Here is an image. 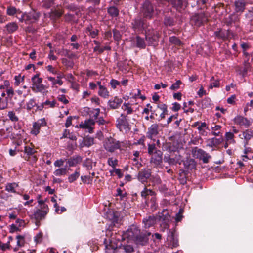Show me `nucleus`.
<instances>
[{
    "label": "nucleus",
    "instance_id": "f704fd0d",
    "mask_svg": "<svg viewBox=\"0 0 253 253\" xmlns=\"http://www.w3.org/2000/svg\"><path fill=\"white\" fill-rule=\"evenodd\" d=\"M136 46L138 48L144 49L146 47L145 42L143 38L137 36L136 37Z\"/></svg>",
    "mask_w": 253,
    "mask_h": 253
},
{
    "label": "nucleus",
    "instance_id": "2f4dec72",
    "mask_svg": "<svg viewBox=\"0 0 253 253\" xmlns=\"http://www.w3.org/2000/svg\"><path fill=\"white\" fill-rule=\"evenodd\" d=\"M156 193L152 190L148 189L146 186H145L143 190L141 192V196L142 198L146 199L149 195L153 196L155 195Z\"/></svg>",
    "mask_w": 253,
    "mask_h": 253
},
{
    "label": "nucleus",
    "instance_id": "f257e3e1",
    "mask_svg": "<svg viewBox=\"0 0 253 253\" xmlns=\"http://www.w3.org/2000/svg\"><path fill=\"white\" fill-rule=\"evenodd\" d=\"M40 73H37L34 75L32 78V86L31 89L34 92H40L43 95H45L48 92L47 90L48 86L44 85L42 83V78L39 77Z\"/></svg>",
    "mask_w": 253,
    "mask_h": 253
},
{
    "label": "nucleus",
    "instance_id": "338daca9",
    "mask_svg": "<svg viewBox=\"0 0 253 253\" xmlns=\"http://www.w3.org/2000/svg\"><path fill=\"white\" fill-rule=\"evenodd\" d=\"M16 239L17 240V245L19 247H22L24 246L25 241L24 238L23 236L21 235H18L16 236Z\"/></svg>",
    "mask_w": 253,
    "mask_h": 253
},
{
    "label": "nucleus",
    "instance_id": "5701e85b",
    "mask_svg": "<svg viewBox=\"0 0 253 253\" xmlns=\"http://www.w3.org/2000/svg\"><path fill=\"white\" fill-rule=\"evenodd\" d=\"M183 165L188 170H192L196 168V162L193 159L187 158L183 161Z\"/></svg>",
    "mask_w": 253,
    "mask_h": 253
},
{
    "label": "nucleus",
    "instance_id": "a18cd8bd",
    "mask_svg": "<svg viewBox=\"0 0 253 253\" xmlns=\"http://www.w3.org/2000/svg\"><path fill=\"white\" fill-rule=\"evenodd\" d=\"M67 173V170L65 168H59L55 170L53 173L56 176H61L66 175Z\"/></svg>",
    "mask_w": 253,
    "mask_h": 253
},
{
    "label": "nucleus",
    "instance_id": "49530a36",
    "mask_svg": "<svg viewBox=\"0 0 253 253\" xmlns=\"http://www.w3.org/2000/svg\"><path fill=\"white\" fill-rule=\"evenodd\" d=\"M63 14V11L62 10H55L51 11V17L55 18H60Z\"/></svg>",
    "mask_w": 253,
    "mask_h": 253
},
{
    "label": "nucleus",
    "instance_id": "58836bf2",
    "mask_svg": "<svg viewBox=\"0 0 253 253\" xmlns=\"http://www.w3.org/2000/svg\"><path fill=\"white\" fill-rule=\"evenodd\" d=\"M18 186V184L16 183H9L6 185L5 190L9 192L15 193V188Z\"/></svg>",
    "mask_w": 253,
    "mask_h": 253
},
{
    "label": "nucleus",
    "instance_id": "39448f33",
    "mask_svg": "<svg viewBox=\"0 0 253 253\" xmlns=\"http://www.w3.org/2000/svg\"><path fill=\"white\" fill-rule=\"evenodd\" d=\"M208 21V18L204 13H195L190 18V23L194 27H200Z\"/></svg>",
    "mask_w": 253,
    "mask_h": 253
},
{
    "label": "nucleus",
    "instance_id": "774afa93",
    "mask_svg": "<svg viewBox=\"0 0 253 253\" xmlns=\"http://www.w3.org/2000/svg\"><path fill=\"white\" fill-rule=\"evenodd\" d=\"M182 84L180 80H177L175 83L173 84L170 86V89L172 90H176L179 88L180 85Z\"/></svg>",
    "mask_w": 253,
    "mask_h": 253
},
{
    "label": "nucleus",
    "instance_id": "6e6d98bb",
    "mask_svg": "<svg viewBox=\"0 0 253 253\" xmlns=\"http://www.w3.org/2000/svg\"><path fill=\"white\" fill-rule=\"evenodd\" d=\"M118 162L117 159H114L112 157L109 158L107 161L108 164L113 168H115L118 165Z\"/></svg>",
    "mask_w": 253,
    "mask_h": 253
},
{
    "label": "nucleus",
    "instance_id": "6e6552de",
    "mask_svg": "<svg viewBox=\"0 0 253 253\" xmlns=\"http://www.w3.org/2000/svg\"><path fill=\"white\" fill-rule=\"evenodd\" d=\"M192 154L194 157L202 160L204 163H208L209 159L211 158V156L205 151L201 149H199L197 147H194L192 149Z\"/></svg>",
    "mask_w": 253,
    "mask_h": 253
},
{
    "label": "nucleus",
    "instance_id": "5fc2aeb1",
    "mask_svg": "<svg viewBox=\"0 0 253 253\" xmlns=\"http://www.w3.org/2000/svg\"><path fill=\"white\" fill-rule=\"evenodd\" d=\"M81 178L82 182L84 183L91 184L92 181V177H91L90 175L82 176Z\"/></svg>",
    "mask_w": 253,
    "mask_h": 253
},
{
    "label": "nucleus",
    "instance_id": "f03ea898",
    "mask_svg": "<svg viewBox=\"0 0 253 253\" xmlns=\"http://www.w3.org/2000/svg\"><path fill=\"white\" fill-rule=\"evenodd\" d=\"M140 230L138 227L132 225L122 235L117 234V239L118 241H120L121 240H125L126 238H127L129 240L134 241L136 237L140 234Z\"/></svg>",
    "mask_w": 253,
    "mask_h": 253
},
{
    "label": "nucleus",
    "instance_id": "4c0bfd02",
    "mask_svg": "<svg viewBox=\"0 0 253 253\" xmlns=\"http://www.w3.org/2000/svg\"><path fill=\"white\" fill-rule=\"evenodd\" d=\"M130 95L132 96V97L133 98H139L141 99L142 100H144L146 99V97L144 95H141V90L139 89H137L136 90V92H135V90H133L130 93Z\"/></svg>",
    "mask_w": 253,
    "mask_h": 253
},
{
    "label": "nucleus",
    "instance_id": "de8ad7c7",
    "mask_svg": "<svg viewBox=\"0 0 253 253\" xmlns=\"http://www.w3.org/2000/svg\"><path fill=\"white\" fill-rule=\"evenodd\" d=\"M42 6L46 9H49L54 4V0H44L42 2Z\"/></svg>",
    "mask_w": 253,
    "mask_h": 253
},
{
    "label": "nucleus",
    "instance_id": "a211bd4d",
    "mask_svg": "<svg viewBox=\"0 0 253 253\" xmlns=\"http://www.w3.org/2000/svg\"><path fill=\"white\" fill-rule=\"evenodd\" d=\"M95 121L92 119L85 120L84 122H82L80 124V128L87 129L90 133L93 132L94 128L92 127L95 125Z\"/></svg>",
    "mask_w": 253,
    "mask_h": 253
},
{
    "label": "nucleus",
    "instance_id": "1a4fd4ad",
    "mask_svg": "<svg viewBox=\"0 0 253 253\" xmlns=\"http://www.w3.org/2000/svg\"><path fill=\"white\" fill-rule=\"evenodd\" d=\"M117 234L111 236V239L108 243L106 240H105L104 243L105 244V250L107 253H114L115 250L118 248V242H119L117 239Z\"/></svg>",
    "mask_w": 253,
    "mask_h": 253
},
{
    "label": "nucleus",
    "instance_id": "ea45409f",
    "mask_svg": "<svg viewBox=\"0 0 253 253\" xmlns=\"http://www.w3.org/2000/svg\"><path fill=\"white\" fill-rule=\"evenodd\" d=\"M169 42L177 46H181L182 42L176 36H171L169 38Z\"/></svg>",
    "mask_w": 253,
    "mask_h": 253
},
{
    "label": "nucleus",
    "instance_id": "9b49d317",
    "mask_svg": "<svg viewBox=\"0 0 253 253\" xmlns=\"http://www.w3.org/2000/svg\"><path fill=\"white\" fill-rule=\"evenodd\" d=\"M24 152L25 156H24L23 158L26 161H31L33 163H35L37 161L38 157L35 155L37 151L35 150L33 148L29 146H26L24 147Z\"/></svg>",
    "mask_w": 253,
    "mask_h": 253
},
{
    "label": "nucleus",
    "instance_id": "c756f323",
    "mask_svg": "<svg viewBox=\"0 0 253 253\" xmlns=\"http://www.w3.org/2000/svg\"><path fill=\"white\" fill-rule=\"evenodd\" d=\"M98 94L103 98H107L109 96V92L104 85L103 86L100 87L98 91Z\"/></svg>",
    "mask_w": 253,
    "mask_h": 253
},
{
    "label": "nucleus",
    "instance_id": "a878e982",
    "mask_svg": "<svg viewBox=\"0 0 253 253\" xmlns=\"http://www.w3.org/2000/svg\"><path fill=\"white\" fill-rule=\"evenodd\" d=\"M156 108L157 110H160L161 111L160 113V120L164 119L166 115H168V110L166 104L163 103H158Z\"/></svg>",
    "mask_w": 253,
    "mask_h": 253
},
{
    "label": "nucleus",
    "instance_id": "09e8293b",
    "mask_svg": "<svg viewBox=\"0 0 253 253\" xmlns=\"http://www.w3.org/2000/svg\"><path fill=\"white\" fill-rule=\"evenodd\" d=\"M80 176V172L78 171H75V172L69 175L68 177V181L70 183H72L75 181Z\"/></svg>",
    "mask_w": 253,
    "mask_h": 253
},
{
    "label": "nucleus",
    "instance_id": "0eeeda50",
    "mask_svg": "<svg viewBox=\"0 0 253 253\" xmlns=\"http://www.w3.org/2000/svg\"><path fill=\"white\" fill-rule=\"evenodd\" d=\"M103 146L107 151L113 153L115 150L120 149L121 144L119 141L114 138L110 137L105 139Z\"/></svg>",
    "mask_w": 253,
    "mask_h": 253
},
{
    "label": "nucleus",
    "instance_id": "c9c22d12",
    "mask_svg": "<svg viewBox=\"0 0 253 253\" xmlns=\"http://www.w3.org/2000/svg\"><path fill=\"white\" fill-rule=\"evenodd\" d=\"M108 14L112 17H117L118 16L119 11L115 6H111L107 9Z\"/></svg>",
    "mask_w": 253,
    "mask_h": 253
},
{
    "label": "nucleus",
    "instance_id": "37998d69",
    "mask_svg": "<svg viewBox=\"0 0 253 253\" xmlns=\"http://www.w3.org/2000/svg\"><path fill=\"white\" fill-rule=\"evenodd\" d=\"M85 147H89L94 144V139L93 137L87 136L84 137Z\"/></svg>",
    "mask_w": 253,
    "mask_h": 253
},
{
    "label": "nucleus",
    "instance_id": "ddd939ff",
    "mask_svg": "<svg viewBox=\"0 0 253 253\" xmlns=\"http://www.w3.org/2000/svg\"><path fill=\"white\" fill-rule=\"evenodd\" d=\"M247 5V2L245 0H236L234 2L233 6L234 12L241 14L246 9V7Z\"/></svg>",
    "mask_w": 253,
    "mask_h": 253
},
{
    "label": "nucleus",
    "instance_id": "aec40b11",
    "mask_svg": "<svg viewBox=\"0 0 253 253\" xmlns=\"http://www.w3.org/2000/svg\"><path fill=\"white\" fill-rule=\"evenodd\" d=\"M160 125L158 124H153L148 128L147 136L152 139L153 137L157 136L159 134Z\"/></svg>",
    "mask_w": 253,
    "mask_h": 253
},
{
    "label": "nucleus",
    "instance_id": "393cba45",
    "mask_svg": "<svg viewBox=\"0 0 253 253\" xmlns=\"http://www.w3.org/2000/svg\"><path fill=\"white\" fill-rule=\"evenodd\" d=\"M122 102L123 100L121 98L116 96L113 99L110 100L108 101V104L110 108L115 109L119 108L122 103Z\"/></svg>",
    "mask_w": 253,
    "mask_h": 253
},
{
    "label": "nucleus",
    "instance_id": "412c9836",
    "mask_svg": "<svg viewBox=\"0 0 253 253\" xmlns=\"http://www.w3.org/2000/svg\"><path fill=\"white\" fill-rule=\"evenodd\" d=\"M163 153L161 150H158L152 155L151 161L155 165H160L162 162Z\"/></svg>",
    "mask_w": 253,
    "mask_h": 253
},
{
    "label": "nucleus",
    "instance_id": "bf43d9fd",
    "mask_svg": "<svg viewBox=\"0 0 253 253\" xmlns=\"http://www.w3.org/2000/svg\"><path fill=\"white\" fill-rule=\"evenodd\" d=\"M158 150L155 144H148V153L150 155H153L154 153Z\"/></svg>",
    "mask_w": 253,
    "mask_h": 253
},
{
    "label": "nucleus",
    "instance_id": "4468645a",
    "mask_svg": "<svg viewBox=\"0 0 253 253\" xmlns=\"http://www.w3.org/2000/svg\"><path fill=\"white\" fill-rule=\"evenodd\" d=\"M151 175V171L150 169H143L138 172L137 177L140 182L142 183H145L147 182Z\"/></svg>",
    "mask_w": 253,
    "mask_h": 253
},
{
    "label": "nucleus",
    "instance_id": "79ce46f5",
    "mask_svg": "<svg viewBox=\"0 0 253 253\" xmlns=\"http://www.w3.org/2000/svg\"><path fill=\"white\" fill-rule=\"evenodd\" d=\"M245 155L243 156L248 159H253V151L250 147H245L244 150Z\"/></svg>",
    "mask_w": 253,
    "mask_h": 253
},
{
    "label": "nucleus",
    "instance_id": "9d476101",
    "mask_svg": "<svg viewBox=\"0 0 253 253\" xmlns=\"http://www.w3.org/2000/svg\"><path fill=\"white\" fill-rule=\"evenodd\" d=\"M138 17L134 19L131 22V27L135 32H140L144 30L147 26L146 20Z\"/></svg>",
    "mask_w": 253,
    "mask_h": 253
},
{
    "label": "nucleus",
    "instance_id": "e433bc0d",
    "mask_svg": "<svg viewBox=\"0 0 253 253\" xmlns=\"http://www.w3.org/2000/svg\"><path fill=\"white\" fill-rule=\"evenodd\" d=\"M169 2H170L177 10H179L182 8V0H170Z\"/></svg>",
    "mask_w": 253,
    "mask_h": 253
},
{
    "label": "nucleus",
    "instance_id": "423d86ee",
    "mask_svg": "<svg viewBox=\"0 0 253 253\" xmlns=\"http://www.w3.org/2000/svg\"><path fill=\"white\" fill-rule=\"evenodd\" d=\"M40 16V12L32 10L28 13L22 14L21 17H18L17 15L16 17L21 22L25 21L26 23H33L39 20Z\"/></svg>",
    "mask_w": 253,
    "mask_h": 253
},
{
    "label": "nucleus",
    "instance_id": "20e7f679",
    "mask_svg": "<svg viewBox=\"0 0 253 253\" xmlns=\"http://www.w3.org/2000/svg\"><path fill=\"white\" fill-rule=\"evenodd\" d=\"M48 211L49 209L47 205H44L43 207H41L40 209H38L34 211L31 218L35 219L37 226L40 225V221L45 218Z\"/></svg>",
    "mask_w": 253,
    "mask_h": 253
},
{
    "label": "nucleus",
    "instance_id": "864d4df0",
    "mask_svg": "<svg viewBox=\"0 0 253 253\" xmlns=\"http://www.w3.org/2000/svg\"><path fill=\"white\" fill-rule=\"evenodd\" d=\"M41 126H40L38 123L35 122L33 126V128L31 133L35 135L39 133V131Z\"/></svg>",
    "mask_w": 253,
    "mask_h": 253
},
{
    "label": "nucleus",
    "instance_id": "dca6fc26",
    "mask_svg": "<svg viewBox=\"0 0 253 253\" xmlns=\"http://www.w3.org/2000/svg\"><path fill=\"white\" fill-rule=\"evenodd\" d=\"M169 246L171 249L176 248L179 246L178 240L175 236L174 230H169L167 238Z\"/></svg>",
    "mask_w": 253,
    "mask_h": 253
},
{
    "label": "nucleus",
    "instance_id": "b1692460",
    "mask_svg": "<svg viewBox=\"0 0 253 253\" xmlns=\"http://www.w3.org/2000/svg\"><path fill=\"white\" fill-rule=\"evenodd\" d=\"M156 218L154 215L146 217L143 220V222L146 228H148L153 226L156 223Z\"/></svg>",
    "mask_w": 253,
    "mask_h": 253
},
{
    "label": "nucleus",
    "instance_id": "f3484780",
    "mask_svg": "<svg viewBox=\"0 0 253 253\" xmlns=\"http://www.w3.org/2000/svg\"><path fill=\"white\" fill-rule=\"evenodd\" d=\"M117 126L120 130L125 129L129 127L128 118L124 115H121L117 120Z\"/></svg>",
    "mask_w": 253,
    "mask_h": 253
},
{
    "label": "nucleus",
    "instance_id": "7ed1b4c3",
    "mask_svg": "<svg viewBox=\"0 0 253 253\" xmlns=\"http://www.w3.org/2000/svg\"><path fill=\"white\" fill-rule=\"evenodd\" d=\"M140 13L143 18L151 19L153 18L154 14V7L149 0H145L141 5Z\"/></svg>",
    "mask_w": 253,
    "mask_h": 253
},
{
    "label": "nucleus",
    "instance_id": "e2e57ef3",
    "mask_svg": "<svg viewBox=\"0 0 253 253\" xmlns=\"http://www.w3.org/2000/svg\"><path fill=\"white\" fill-rule=\"evenodd\" d=\"M235 13H236L234 12L233 13L230 14L228 17L230 19V21H232L233 23H236L240 21V18L238 15L236 14Z\"/></svg>",
    "mask_w": 253,
    "mask_h": 253
},
{
    "label": "nucleus",
    "instance_id": "603ef678",
    "mask_svg": "<svg viewBox=\"0 0 253 253\" xmlns=\"http://www.w3.org/2000/svg\"><path fill=\"white\" fill-rule=\"evenodd\" d=\"M37 106L34 99H31L26 103V109L27 110H31L34 106Z\"/></svg>",
    "mask_w": 253,
    "mask_h": 253
},
{
    "label": "nucleus",
    "instance_id": "bb28decb",
    "mask_svg": "<svg viewBox=\"0 0 253 253\" xmlns=\"http://www.w3.org/2000/svg\"><path fill=\"white\" fill-rule=\"evenodd\" d=\"M55 51L58 54L61 56H67L70 59L73 58L76 56L75 53L68 49H65L64 48L57 49Z\"/></svg>",
    "mask_w": 253,
    "mask_h": 253
},
{
    "label": "nucleus",
    "instance_id": "4d7b16f0",
    "mask_svg": "<svg viewBox=\"0 0 253 253\" xmlns=\"http://www.w3.org/2000/svg\"><path fill=\"white\" fill-rule=\"evenodd\" d=\"M208 141L210 143L208 145L211 147H213L217 145H218L221 142V141L218 139L215 138H212L211 139H209Z\"/></svg>",
    "mask_w": 253,
    "mask_h": 253
},
{
    "label": "nucleus",
    "instance_id": "13d9d810",
    "mask_svg": "<svg viewBox=\"0 0 253 253\" xmlns=\"http://www.w3.org/2000/svg\"><path fill=\"white\" fill-rule=\"evenodd\" d=\"M16 8L13 6H9L7 9V14L9 16H13L17 13Z\"/></svg>",
    "mask_w": 253,
    "mask_h": 253
},
{
    "label": "nucleus",
    "instance_id": "4be33fe9",
    "mask_svg": "<svg viewBox=\"0 0 253 253\" xmlns=\"http://www.w3.org/2000/svg\"><path fill=\"white\" fill-rule=\"evenodd\" d=\"M122 109L124 111V113L121 115H124L126 117L128 118V116L132 114L134 111L131 107V104L129 103L125 102L122 106Z\"/></svg>",
    "mask_w": 253,
    "mask_h": 253
},
{
    "label": "nucleus",
    "instance_id": "c85d7f7f",
    "mask_svg": "<svg viewBox=\"0 0 253 253\" xmlns=\"http://www.w3.org/2000/svg\"><path fill=\"white\" fill-rule=\"evenodd\" d=\"M82 158L80 156L71 157L67 160L69 167H73L82 162Z\"/></svg>",
    "mask_w": 253,
    "mask_h": 253
},
{
    "label": "nucleus",
    "instance_id": "69168bd1",
    "mask_svg": "<svg viewBox=\"0 0 253 253\" xmlns=\"http://www.w3.org/2000/svg\"><path fill=\"white\" fill-rule=\"evenodd\" d=\"M122 248L126 253H131L134 252L133 247L129 245H124Z\"/></svg>",
    "mask_w": 253,
    "mask_h": 253
},
{
    "label": "nucleus",
    "instance_id": "052dcab7",
    "mask_svg": "<svg viewBox=\"0 0 253 253\" xmlns=\"http://www.w3.org/2000/svg\"><path fill=\"white\" fill-rule=\"evenodd\" d=\"M221 128V126L220 125H215L214 126L211 127V129L212 131L211 132V134L214 136H219L220 134V132H217V130H219Z\"/></svg>",
    "mask_w": 253,
    "mask_h": 253
},
{
    "label": "nucleus",
    "instance_id": "a19ab883",
    "mask_svg": "<svg viewBox=\"0 0 253 253\" xmlns=\"http://www.w3.org/2000/svg\"><path fill=\"white\" fill-rule=\"evenodd\" d=\"M225 137L226 141L229 142L230 144H234L235 143V140H234V135L233 133L231 132H226Z\"/></svg>",
    "mask_w": 253,
    "mask_h": 253
},
{
    "label": "nucleus",
    "instance_id": "3c124183",
    "mask_svg": "<svg viewBox=\"0 0 253 253\" xmlns=\"http://www.w3.org/2000/svg\"><path fill=\"white\" fill-rule=\"evenodd\" d=\"M47 79L49 81L52 82L53 86L56 84H58L59 85L63 84V82L60 79L56 80L55 78L52 77H48Z\"/></svg>",
    "mask_w": 253,
    "mask_h": 253
},
{
    "label": "nucleus",
    "instance_id": "f8f14e48",
    "mask_svg": "<svg viewBox=\"0 0 253 253\" xmlns=\"http://www.w3.org/2000/svg\"><path fill=\"white\" fill-rule=\"evenodd\" d=\"M160 35L157 32L146 33L145 38L149 45L155 46L158 45Z\"/></svg>",
    "mask_w": 253,
    "mask_h": 253
},
{
    "label": "nucleus",
    "instance_id": "6ab92c4d",
    "mask_svg": "<svg viewBox=\"0 0 253 253\" xmlns=\"http://www.w3.org/2000/svg\"><path fill=\"white\" fill-rule=\"evenodd\" d=\"M234 122L235 124L245 128H248L251 125L250 121L247 118L242 116H236L234 119Z\"/></svg>",
    "mask_w": 253,
    "mask_h": 253
},
{
    "label": "nucleus",
    "instance_id": "72a5a7b5",
    "mask_svg": "<svg viewBox=\"0 0 253 253\" xmlns=\"http://www.w3.org/2000/svg\"><path fill=\"white\" fill-rule=\"evenodd\" d=\"M164 24L166 26H172L175 24V21L173 18L166 16L164 19Z\"/></svg>",
    "mask_w": 253,
    "mask_h": 253
},
{
    "label": "nucleus",
    "instance_id": "c03bdc74",
    "mask_svg": "<svg viewBox=\"0 0 253 253\" xmlns=\"http://www.w3.org/2000/svg\"><path fill=\"white\" fill-rule=\"evenodd\" d=\"M18 26L15 23H10L6 25L7 30L9 33H13L18 29Z\"/></svg>",
    "mask_w": 253,
    "mask_h": 253
},
{
    "label": "nucleus",
    "instance_id": "8fccbe9b",
    "mask_svg": "<svg viewBox=\"0 0 253 253\" xmlns=\"http://www.w3.org/2000/svg\"><path fill=\"white\" fill-rule=\"evenodd\" d=\"M211 84L209 88L212 89L213 87H218L219 86V81L217 80H214V77H212L211 79Z\"/></svg>",
    "mask_w": 253,
    "mask_h": 253
},
{
    "label": "nucleus",
    "instance_id": "680f3d73",
    "mask_svg": "<svg viewBox=\"0 0 253 253\" xmlns=\"http://www.w3.org/2000/svg\"><path fill=\"white\" fill-rule=\"evenodd\" d=\"M8 116L10 120L13 122H17L19 120L18 117L16 116L13 111H9L8 113Z\"/></svg>",
    "mask_w": 253,
    "mask_h": 253
},
{
    "label": "nucleus",
    "instance_id": "7c9ffc66",
    "mask_svg": "<svg viewBox=\"0 0 253 253\" xmlns=\"http://www.w3.org/2000/svg\"><path fill=\"white\" fill-rule=\"evenodd\" d=\"M243 136L246 140L245 145L248 144V142L253 137V131L251 129H246L242 133Z\"/></svg>",
    "mask_w": 253,
    "mask_h": 253
},
{
    "label": "nucleus",
    "instance_id": "473e14b6",
    "mask_svg": "<svg viewBox=\"0 0 253 253\" xmlns=\"http://www.w3.org/2000/svg\"><path fill=\"white\" fill-rule=\"evenodd\" d=\"M172 159L173 160L174 165H175L177 164L180 165L182 162V156L180 154L178 151L175 153L173 155H171Z\"/></svg>",
    "mask_w": 253,
    "mask_h": 253
},
{
    "label": "nucleus",
    "instance_id": "2eb2a0df",
    "mask_svg": "<svg viewBox=\"0 0 253 253\" xmlns=\"http://www.w3.org/2000/svg\"><path fill=\"white\" fill-rule=\"evenodd\" d=\"M151 235V233L149 232H140L133 241L137 244L142 246L146 245L148 242V237Z\"/></svg>",
    "mask_w": 253,
    "mask_h": 253
},
{
    "label": "nucleus",
    "instance_id": "0e129e2a",
    "mask_svg": "<svg viewBox=\"0 0 253 253\" xmlns=\"http://www.w3.org/2000/svg\"><path fill=\"white\" fill-rule=\"evenodd\" d=\"M171 156H172L169 155H165L164 157V161L165 162L168 163L169 165H174Z\"/></svg>",
    "mask_w": 253,
    "mask_h": 253
},
{
    "label": "nucleus",
    "instance_id": "cd10ccee",
    "mask_svg": "<svg viewBox=\"0 0 253 253\" xmlns=\"http://www.w3.org/2000/svg\"><path fill=\"white\" fill-rule=\"evenodd\" d=\"M230 32V30H227L226 32L223 31L221 29L214 32V35L218 38L223 40H226Z\"/></svg>",
    "mask_w": 253,
    "mask_h": 253
}]
</instances>
